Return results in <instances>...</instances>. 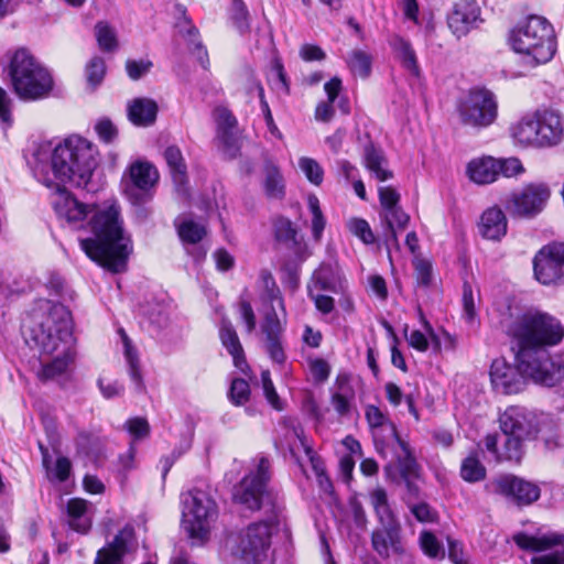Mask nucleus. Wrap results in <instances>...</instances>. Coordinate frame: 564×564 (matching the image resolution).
Wrapping results in <instances>:
<instances>
[{"instance_id": "54", "label": "nucleus", "mask_w": 564, "mask_h": 564, "mask_svg": "<svg viewBox=\"0 0 564 564\" xmlns=\"http://www.w3.org/2000/svg\"><path fill=\"white\" fill-rule=\"evenodd\" d=\"M463 316L470 326L477 323V312L471 286L465 282L463 285Z\"/></svg>"}, {"instance_id": "23", "label": "nucleus", "mask_w": 564, "mask_h": 564, "mask_svg": "<svg viewBox=\"0 0 564 564\" xmlns=\"http://www.w3.org/2000/svg\"><path fill=\"white\" fill-rule=\"evenodd\" d=\"M219 337L223 346L231 355L236 368L241 372L247 373L250 368L245 358L243 349L232 326V323L228 317H223L219 328Z\"/></svg>"}, {"instance_id": "28", "label": "nucleus", "mask_w": 564, "mask_h": 564, "mask_svg": "<svg viewBox=\"0 0 564 564\" xmlns=\"http://www.w3.org/2000/svg\"><path fill=\"white\" fill-rule=\"evenodd\" d=\"M158 115V105L149 98H135L128 106V118L139 127H149L154 123Z\"/></svg>"}, {"instance_id": "14", "label": "nucleus", "mask_w": 564, "mask_h": 564, "mask_svg": "<svg viewBox=\"0 0 564 564\" xmlns=\"http://www.w3.org/2000/svg\"><path fill=\"white\" fill-rule=\"evenodd\" d=\"M556 241L543 246L533 258L534 278L544 285H564L563 268Z\"/></svg>"}, {"instance_id": "56", "label": "nucleus", "mask_w": 564, "mask_h": 564, "mask_svg": "<svg viewBox=\"0 0 564 564\" xmlns=\"http://www.w3.org/2000/svg\"><path fill=\"white\" fill-rule=\"evenodd\" d=\"M496 163L498 164V176L502 174L506 177H512L524 172V167L518 158L496 160Z\"/></svg>"}, {"instance_id": "27", "label": "nucleus", "mask_w": 564, "mask_h": 564, "mask_svg": "<svg viewBox=\"0 0 564 564\" xmlns=\"http://www.w3.org/2000/svg\"><path fill=\"white\" fill-rule=\"evenodd\" d=\"M513 541L522 550L539 552L555 545H563L564 534L551 532L542 535H530L519 532L513 535Z\"/></svg>"}, {"instance_id": "26", "label": "nucleus", "mask_w": 564, "mask_h": 564, "mask_svg": "<svg viewBox=\"0 0 564 564\" xmlns=\"http://www.w3.org/2000/svg\"><path fill=\"white\" fill-rule=\"evenodd\" d=\"M390 46L400 61L401 66L413 77L420 78L421 68L417 62L416 53L409 40L400 35H393L390 40Z\"/></svg>"}, {"instance_id": "25", "label": "nucleus", "mask_w": 564, "mask_h": 564, "mask_svg": "<svg viewBox=\"0 0 564 564\" xmlns=\"http://www.w3.org/2000/svg\"><path fill=\"white\" fill-rule=\"evenodd\" d=\"M389 430L392 440L397 443L401 451V453L397 454L401 478H419L421 467L417 464L409 444L400 437L394 424L389 423Z\"/></svg>"}, {"instance_id": "12", "label": "nucleus", "mask_w": 564, "mask_h": 564, "mask_svg": "<svg viewBox=\"0 0 564 564\" xmlns=\"http://www.w3.org/2000/svg\"><path fill=\"white\" fill-rule=\"evenodd\" d=\"M550 197L547 184L529 183L509 193L503 199V206L513 218L533 219L545 209Z\"/></svg>"}, {"instance_id": "35", "label": "nucleus", "mask_w": 564, "mask_h": 564, "mask_svg": "<svg viewBox=\"0 0 564 564\" xmlns=\"http://www.w3.org/2000/svg\"><path fill=\"white\" fill-rule=\"evenodd\" d=\"M486 467L482 465L477 451H473L463 459L460 476L467 482H478L486 478Z\"/></svg>"}, {"instance_id": "11", "label": "nucleus", "mask_w": 564, "mask_h": 564, "mask_svg": "<svg viewBox=\"0 0 564 564\" xmlns=\"http://www.w3.org/2000/svg\"><path fill=\"white\" fill-rule=\"evenodd\" d=\"M285 525V512L280 523H273L271 514H265L264 519L250 523L240 533L236 553L247 562L261 563L268 556L272 534Z\"/></svg>"}, {"instance_id": "16", "label": "nucleus", "mask_w": 564, "mask_h": 564, "mask_svg": "<svg viewBox=\"0 0 564 564\" xmlns=\"http://www.w3.org/2000/svg\"><path fill=\"white\" fill-rule=\"evenodd\" d=\"M496 492L502 495L518 506H529L540 498V487L529 480L513 476L503 475L495 482Z\"/></svg>"}, {"instance_id": "59", "label": "nucleus", "mask_w": 564, "mask_h": 564, "mask_svg": "<svg viewBox=\"0 0 564 564\" xmlns=\"http://www.w3.org/2000/svg\"><path fill=\"white\" fill-rule=\"evenodd\" d=\"M152 66H153L152 62H150L148 59H139V61L128 59L126 62L127 74L132 80H138L142 76L148 74L150 72V69L152 68Z\"/></svg>"}, {"instance_id": "42", "label": "nucleus", "mask_w": 564, "mask_h": 564, "mask_svg": "<svg viewBox=\"0 0 564 564\" xmlns=\"http://www.w3.org/2000/svg\"><path fill=\"white\" fill-rule=\"evenodd\" d=\"M95 31L100 50L112 52L117 48L118 42L116 32L107 22H98L95 26Z\"/></svg>"}, {"instance_id": "22", "label": "nucleus", "mask_w": 564, "mask_h": 564, "mask_svg": "<svg viewBox=\"0 0 564 564\" xmlns=\"http://www.w3.org/2000/svg\"><path fill=\"white\" fill-rule=\"evenodd\" d=\"M478 231L487 240L500 241L508 231V219L505 212L498 206L484 210L478 224Z\"/></svg>"}, {"instance_id": "53", "label": "nucleus", "mask_w": 564, "mask_h": 564, "mask_svg": "<svg viewBox=\"0 0 564 564\" xmlns=\"http://www.w3.org/2000/svg\"><path fill=\"white\" fill-rule=\"evenodd\" d=\"M141 199H128L129 203L133 206V218L137 223L143 224L145 223L151 214L152 210L148 206V204L152 200L153 194H141Z\"/></svg>"}, {"instance_id": "50", "label": "nucleus", "mask_w": 564, "mask_h": 564, "mask_svg": "<svg viewBox=\"0 0 564 564\" xmlns=\"http://www.w3.org/2000/svg\"><path fill=\"white\" fill-rule=\"evenodd\" d=\"M349 231L358 237L364 243L372 245L375 242V235L367 220L362 218H351L347 221Z\"/></svg>"}, {"instance_id": "7", "label": "nucleus", "mask_w": 564, "mask_h": 564, "mask_svg": "<svg viewBox=\"0 0 564 564\" xmlns=\"http://www.w3.org/2000/svg\"><path fill=\"white\" fill-rule=\"evenodd\" d=\"M513 140L534 149L553 148L564 140V119L552 109H536L520 118L511 128Z\"/></svg>"}, {"instance_id": "20", "label": "nucleus", "mask_w": 564, "mask_h": 564, "mask_svg": "<svg viewBox=\"0 0 564 564\" xmlns=\"http://www.w3.org/2000/svg\"><path fill=\"white\" fill-rule=\"evenodd\" d=\"M379 200L382 208L380 217L383 221L397 223L400 229L409 224L410 216L400 206V194L391 186L379 187Z\"/></svg>"}, {"instance_id": "49", "label": "nucleus", "mask_w": 564, "mask_h": 564, "mask_svg": "<svg viewBox=\"0 0 564 564\" xmlns=\"http://www.w3.org/2000/svg\"><path fill=\"white\" fill-rule=\"evenodd\" d=\"M295 436L299 438L301 445L304 448V452L311 463L312 469L316 475H319L322 473L326 471L325 464L323 459L313 451V448L306 443V438L303 435L302 427L297 426L293 430Z\"/></svg>"}, {"instance_id": "10", "label": "nucleus", "mask_w": 564, "mask_h": 564, "mask_svg": "<svg viewBox=\"0 0 564 564\" xmlns=\"http://www.w3.org/2000/svg\"><path fill=\"white\" fill-rule=\"evenodd\" d=\"M348 290L347 279L334 259L323 261L314 270L308 283L307 294L318 312L324 315L335 310V300L330 294L344 296Z\"/></svg>"}, {"instance_id": "1", "label": "nucleus", "mask_w": 564, "mask_h": 564, "mask_svg": "<svg viewBox=\"0 0 564 564\" xmlns=\"http://www.w3.org/2000/svg\"><path fill=\"white\" fill-rule=\"evenodd\" d=\"M97 165L96 145L72 134L51 150V171L37 165L34 173L42 184L55 191L51 203L58 218L73 229H83L88 219L93 236L78 238L87 257L112 273H121L127 270L133 245L124 230L120 205L117 202L84 204L65 188V184H70L90 191L88 184Z\"/></svg>"}, {"instance_id": "46", "label": "nucleus", "mask_w": 564, "mask_h": 564, "mask_svg": "<svg viewBox=\"0 0 564 564\" xmlns=\"http://www.w3.org/2000/svg\"><path fill=\"white\" fill-rule=\"evenodd\" d=\"M230 20L241 34L249 30V13L242 0H232Z\"/></svg>"}, {"instance_id": "4", "label": "nucleus", "mask_w": 564, "mask_h": 564, "mask_svg": "<svg viewBox=\"0 0 564 564\" xmlns=\"http://www.w3.org/2000/svg\"><path fill=\"white\" fill-rule=\"evenodd\" d=\"M270 469L269 457L259 456L256 470L250 471L235 486L232 497L235 502L246 509L251 511L262 509L264 514H271L273 523H280L285 512L284 499L278 491L269 488Z\"/></svg>"}, {"instance_id": "30", "label": "nucleus", "mask_w": 564, "mask_h": 564, "mask_svg": "<svg viewBox=\"0 0 564 564\" xmlns=\"http://www.w3.org/2000/svg\"><path fill=\"white\" fill-rule=\"evenodd\" d=\"M66 510L69 527L76 532L87 533L91 527L88 502L80 498H73L68 500Z\"/></svg>"}, {"instance_id": "24", "label": "nucleus", "mask_w": 564, "mask_h": 564, "mask_svg": "<svg viewBox=\"0 0 564 564\" xmlns=\"http://www.w3.org/2000/svg\"><path fill=\"white\" fill-rule=\"evenodd\" d=\"M261 316L260 329L263 335L284 334L286 326V310L284 314L278 306V301H259Z\"/></svg>"}, {"instance_id": "61", "label": "nucleus", "mask_w": 564, "mask_h": 564, "mask_svg": "<svg viewBox=\"0 0 564 564\" xmlns=\"http://www.w3.org/2000/svg\"><path fill=\"white\" fill-rule=\"evenodd\" d=\"M310 371L314 380L318 383L325 382L330 375L329 364L322 358L310 360Z\"/></svg>"}, {"instance_id": "9", "label": "nucleus", "mask_w": 564, "mask_h": 564, "mask_svg": "<svg viewBox=\"0 0 564 564\" xmlns=\"http://www.w3.org/2000/svg\"><path fill=\"white\" fill-rule=\"evenodd\" d=\"M182 528L193 545H203L218 518V507L205 490L193 488L183 495Z\"/></svg>"}, {"instance_id": "40", "label": "nucleus", "mask_w": 564, "mask_h": 564, "mask_svg": "<svg viewBox=\"0 0 564 564\" xmlns=\"http://www.w3.org/2000/svg\"><path fill=\"white\" fill-rule=\"evenodd\" d=\"M308 209L312 214V236L315 241H319L326 226V219L322 213L319 200L315 195H310L307 199Z\"/></svg>"}, {"instance_id": "18", "label": "nucleus", "mask_w": 564, "mask_h": 564, "mask_svg": "<svg viewBox=\"0 0 564 564\" xmlns=\"http://www.w3.org/2000/svg\"><path fill=\"white\" fill-rule=\"evenodd\" d=\"M129 180L124 183L123 194L127 199H141V194H153L159 181V172L149 162L137 161L128 169Z\"/></svg>"}, {"instance_id": "37", "label": "nucleus", "mask_w": 564, "mask_h": 564, "mask_svg": "<svg viewBox=\"0 0 564 564\" xmlns=\"http://www.w3.org/2000/svg\"><path fill=\"white\" fill-rule=\"evenodd\" d=\"M260 280L262 283V291L259 294V301H278V306L284 314V301L282 293L276 285L272 273L268 270H262L260 272Z\"/></svg>"}, {"instance_id": "63", "label": "nucleus", "mask_w": 564, "mask_h": 564, "mask_svg": "<svg viewBox=\"0 0 564 564\" xmlns=\"http://www.w3.org/2000/svg\"><path fill=\"white\" fill-rule=\"evenodd\" d=\"M98 387L106 399L120 397L124 391L123 384L117 380L106 382L104 379H99Z\"/></svg>"}, {"instance_id": "38", "label": "nucleus", "mask_w": 564, "mask_h": 564, "mask_svg": "<svg viewBox=\"0 0 564 564\" xmlns=\"http://www.w3.org/2000/svg\"><path fill=\"white\" fill-rule=\"evenodd\" d=\"M347 64L354 75L368 78L371 73L372 58L367 52L355 50L350 53Z\"/></svg>"}, {"instance_id": "2", "label": "nucleus", "mask_w": 564, "mask_h": 564, "mask_svg": "<svg viewBox=\"0 0 564 564\" xmlns=\"http://www.w3.org/2000/svg\"><path fill=\"white\" fill-rule=\"evenodd\" d=\"M517 367L505 359H495L490 367L494 389L502 394L519 393L527 379L554 387L564 378L561 365L552 359L549 347L558 345L564 337L562 323L549 313L530 308L509 325Z\"/></svg>"}, {"instance_id": "8", "label": "nucleus", "mask_w": 564, "mask_h": 564, "mask_svg": "<svg viewBox=\"0 0 564 564\" xmlns=\"http://www.w3.org/2000/svg\"><path fill=\"white\" fill-rule=\"evenodd\" d=\"M9 75L15 94L24 100L44 98L53 89L50 72L24 48L11 57Z\"/></svg>"}, {"instance_id": "47", "label": "nucleus", "mask_w": 564, "mask_h": 564, "mask_svg": "<svg viewBox=\"0 0 564 564\" xmlns=\"http://www.w3.org/2000/svg\"><path fill=\"white\" fill-rule=\"evenodd\" d=\"M250 397V386L247 380L236 378L231 381L228 398L235 405L245 404Z\"/></svg>"}, {"instance_id": "39", "label": "nucleus", "mask_w": 564, "mask_h": 564, "mask_svg": "<svg viewBox=\"0 0 564 564\" xmlns=\"http://www.w3.org/2000/svg\"><path fill=\"white\" fill-rule=\"evenodd\" d=\"M177 232L183 242L196 245L205 237L206 228L194 220H184L178 226Z\"/></svg>"}, {"instance_id": "29", "label": "nucleus", "mask_w": 564, "mask_h": 564, "mask_svg": "<svg viewBox=\"0 0 564 564\" xmlns=\"http://www.w3.org/2000/svg\"><path fill=\"white\" fill-rule=\"evenodd\" d=\"M496 159L486 156L473 160L467 165L469 178L477 184H490L498 178Z\"/></svg>"}, {"instance_id": "3", "label": "nucleus", "mask_w": 564, "mask_h": 564, "mask_svg": "<svg viewBox=\"0 0 564 564\" xmlns=\"http://www.w3.org/2000/svg\"><path fill=\"white\" fill-rule=\"evenodd\" d=\"M25 341L37 348L41 355H53L50 362H43L37 372L41 381H58L67 378L74 359L73 321L69 310L52 301L41 302L32 313V323L25 326Z\"/></svg>"}, {"instance_id": "33", "label": "nucleus", "mask_w": 564, "mask_h": 564, "mask_svg": "<svg viewBox=\"0 0 564 564\" xmlns=\"http://www.w3.org/2000/svg\"><path fill=\"white\" fill-rule=\"evenodd\" d=\"M263 188L268 198L282 199L285 195V183L280 169L268 161L264 165Z\"/></svg>"}, {"instance_id": "51", "label": "nucleus", "mask_w": 564, "mask_h": 564, "mask_svg": "<svg viewBox=\"0 0 564 564\" xmlns=\"http://www.w3.org/2000/svg\"><path fill=\"white\" fill-rule=\"evenodd\" d=\"M217 142L218 150L225 159L235 160L240 155L241 138L239 133L220 139Z\"/></svg>"}, {"instance_id": "60", "label": "nucleus", "mask_w": 564, "mask_h": 564, "mask_svg": "<svg viewBox=\"0 0 564 564\" xmlns=\"http://www.w3.org/2000/svg\"><path fill=\"white\" fill-rule=\"evenodd\" d=\"M95 130L101 141L105 143H111L118 135V130L111 120L104 118L100 119L96 126Z\"/></svg>"}, {"instance_id": "52", "label": "nucleus", "mask_w": 564, "mask_h": 564, "mask_svg": "<svg viewBox=\"0 0 564 564\" xmlns=\"http://www.w3.org/2000/svg\"><path fill=\"white\" fill-rule=\"evenodd\" d=\"M540 440L546 451L557 452L563 454L564 457V434L560 427L552 431H543Z\"/></svg>"}, {"instance_id": "57", "label": "nucleus", "mask_w": 564, "mask_h": 564, "mask_svg": "<svg viewBox=\"0 0 564 564\" xmlns=\"http://www.w3.org/2000/svg\"><path fill=\"white\" fill-rule=\"evenodd\" d=\"M238 314L245 324L246 333H253L257 326V318L251 303L247 300H240L238 303Z\"/></svg>"}, {"instance_id": "13", "label": "nucleus", "mask_w": 564, "mask_h": 564, "mask_svg": "<svg viewBox=\"0 0 564 564\" xmlns=\"http://www.w3.org/2000/svg\"><path fill=\"white\" fill-rule=\"evenodd\" d=\"M460 121L466 126L485 128L497 118V102L492 93L487 89H470L458 105Z\"/></svg>"}, {"instance_id": "58", "label": "nucleus", "mask_w": 564, "mask_h": 564, "mask_svg": "<svg viewBox=\"0 0 564 564\" xmlns=\"http://www.w3.org/2000/svg\"><path fill=\"white\" fill-rule=\"evenodd\" d=\"M124 427L134 440H141L149 435L150 425L144 417H132L124 423Z\"/></svg>"}, {"instance_id": "64", "label": "nucleus", "mask_w": 564, "mask_h": 564, "mask_svg": "<svg viewBox=\"0 0 564 564\" xmlns=\"http://www.w3.org/2000/svg\"><path fill=\"white\" fill-rule=\"evenodd\" d=\"M411 512L420 522H434L436 512L425 502H420L411 507Z\"/></svg>"}, {"instance_id": "34", "label": "nucleus", "mask_w": 564, "mask_h": 564, "mask_svg": "<svg viewBox=\"0 0 564 564\" xmlns=\"http://www.w3.org/2000/svg\"><path fill=\"white\" fill-rule=\"evenodd\" d=\"M338 391L332 395V404L339 415H346L350 411V402L354 399V389L347 375H339L336 379Z\"/></svg>"}, {"instance_id": "6", "label": "nucleus", "mask_w": 564, "mask_h": 564, "mask_svg": "<svg viewBox=\"0 0 564 564\" xmlns=\"http://www.w3.org/2000/svg\"><path fill=\"white\" fill-rule=\"evenodd\" d=\"M501 434H488L485 447L497 462L520 463L524 449L523 443L534 432L532 419L525 409L509 406L499 416Z\"/></svg>"}, {"instance_id": "5", "label": "nucleus", "mask_w": 564, "mask_h": 564, "mask_svg": "<svg viewBox=\"0 0 564 564\" xmlns=\"http://www.w3.org/2000/svg\"><path fill=\"white\" fill-rule=\"evenodd\" d=\"M509 43L530 67L550 62L556 52L553 25L541 15H529L518 23L510 31Z\"/></svg>"}, {"instance_id": "19", "label": "nucleus", "mask_w": 564, "mask_h": 564, "mask_svg": "<svg viewBox=\"0 0 564 564\" xmlns=\"http://www.w3.org/2000/svg\"><path fill=\"white\" fill-rule=\"evenodd\" d=\"M371 545L382 558H388L392 553L399 555L404 554L405 549L401 541L400 523L376 528L371 534Z\"/></svg>"}, {"instance_id": "41", "label": "nucleus", "mask_w": 564, "mask_h": 564, "mask_svg": "<svg viewBox=\"0 0 564 564\" xmlns=\"http://www.w3.org/2000/svg\"><path fill=\"white\" fill-rule=\"evenodd\" d=\"M86 79L88 86L95 90L104 80L106 75V64L102 57L95 56L86 65Z\"/></svg>"}, {"instance_id": "45", "label": "nucleus", "mask_w": 564, "mask_h": 564, "mask_svg": "<svg viewBox=\"0 0 564 564\" xmlns=\"http://www.w3.org/2000/svg\"><path fill=\"white\" fill-rule=\"evenodd\" d=\"M274 234L278 241L286 245H297V231L293 224L286 218H279L274 223Z\"/></svg>"}, {"instance_id": "32", "label": "nucleus", "mask_w": 564, "mask_h": 564, "mask_svg": "<svg viewBox=\"0 0 564 564\" xmlns=\"http://www.w3.org/2000/svg\"><path fill=\"white\" fill-rule=\"evenodd\" d=\"M364 160L366 167L378 181L384 182L393 176L392 172L387 167V159L382 151L375 148L373 144L370 143L365 147Z\"/></svg>"}, {"instance_id": "21", "label": "nucleus", "mask_w": 564, "mask_h": 564, "mask_svg": "<svg viewBox=\"0 0 564 564\" xmlns=\"http://www.w3.org/2000/svg\"><path fill=\"white\" fill-rule=\"evenodd\" d=\"M164 159L170 169L176 193L184 199L189 197L187 166L182 151L176 145H170L164 151Z\"/></svg>"}, {"instance_id": "36", "label": "nucleus", "mask_w": 564, "mask_h": 564, "mask_svg": "<svg viewBox=\"0 0 564 564\" xmlns=\"http://www.w3.org/2000/svg\"><path fill=\"white\" fill-rule=\"evenodd\" d=\"M124 357L129 368V376L135 386V390L141 392L144 390L143 378L140 369L137 350L130 344L127 335H123Z\"/></svg>"}, {"instance_id": "15", "label": "nucleus", "mask_w": 564, "mask_h": 564, "mask_svg": "<svg viewBox=\"0 0 564 564\" xmlns=\"http://www.w3.org/2000/svg\"><path fill=\"white\" fill-rule=\"evenodd\" d=\"M138 550L134 528L126 525L106 546L97 552L94 564H121Z\"/></svg>"}, {"instance_id": "62", "label": "nucleus", "mask_w": 564, "mask_h": 564, "mask_svg": "<svg viewBox=\"0 0 564 564\" xmlns=\"http://www.w3.org/2000/svg\"><path fill=\"white\" fill-rule=\"evenodd\" d=\"M432 265L429 261L420 260L415 263V278L419 285L427 288L432 283Z\"/></svg>"}, {"instance_id": "55", "label": "nucleus", "mask_w": 564, "mask_h": 564, "mask_svg": "<svg viewBox=\"0 0 564 564\" xmlns=\"http://www.w3.org/2000/svg\"><path fill=\"white\" fill-rule=\"evenodd\" d=\"M214 119L216 122V131H221V129L225 130L238 128L237 118L227 107H216L214 110Z\"/></svg>"}, {"instance_id": "17", "label": "nucleus", "mask_w": 564, "mask_h": 564, "mask_svg": "<svg viewBox=\"0 0 564 564\" xmlns=\"http://www.w3.org/2000/svg\"><path fill=\"white\" fill-rule=\"evenodd\" d=\"M481 10L476 0H458L447 14V25L460 39L482 22Z\"/></svg>"}, {"instance_id": "44", "label": "nucleus", "mask_w": 564, "mask_h": 564, "mask_svg": "<svg viewBox=\"0 0 564 564\" xmlns=\"http://www.w3.org/2000/svg\"><path fill=\"white\" fill-rule=\"evenodd\" d=\"M265 340V350L270 359L278 365L285 362L286 356L283 348V334L263 335Z\"/></svg>"}, {"instance_id": "43", "label": "nucleus", "mask_w": 564, "mask_h": 564, "mask_svg": "<svg viewBox=\"0 0 564 564\" xmlns=\"http://www.w3.org/2000/svg\"><path fill=\"white\" fill-rule=\"evenodd\" d=\"M420 546L423 553L431 558H443L445 555V551L442 543L430 531L421 532Z\"/></svg>"}, {"instance_id": "48", "label": "nucleus", "mask_w": 564, "mask_h": 564, "mask_svg": "<svg viewBox=\"0 0 564 564\" xmlns=\"http://www.w3.org/2000/svg\"><path fill=\"white\" fill-rule=\"evenodd\" d=\"M299 166L306 178L314 185H321L324 177V171L318 162L311 158H301Z\"/></svg>"}, {"instance_id": "31", "label": "nucleus", "mask_w": 564, "mask_h": 564, "mask_svg": "<svg viewBox=\"0 0 564 564\" xmlns=\"http://www.w3.org/2000/svg\"><path fill=\"white\" fill-rule=\"evenodd\" d=\"M369 499L380 525L399 523L397 516L391 509L384 488L377 487L372 489L369 492Z\"/></svg>"}]
</instances>
